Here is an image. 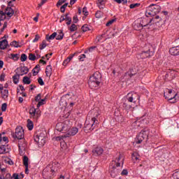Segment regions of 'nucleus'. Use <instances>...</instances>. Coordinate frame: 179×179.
Here are the masks:
<instances>
[{"instance_id":"nucleus-11","label":"nucleus","mask_w":179,"mask_h":179,"mask_svg":"<svg viewBox=\"0 0 179 179\" xmlns=\"http://www.w3.org/2000/svg\"><path fill=\"white\" fill-rule=\"evenodd\" d=\"M0 93L1 94V98L3 100H6L9 96V90L6 87H3V85L0 84Z\"/></svg>"},{"instance_id":"nucleus-16","label":"nucleus","mask_w":179,"mask_h":179,"mask_svg":"<svg viewBox=\"0 0 179 179\" xmlns=\"http://www.w3.org/2000/svg\"><path fill=\"white\" fill-rule=\"evenodd\" d=\"M26 143H24V141L22 143V141H20L18 143V148H19V152L20 155H23L24 150H26Z\"/></svg>"},{"instance_id":"nucleus-43","label":"nucleus","mask_w":179,"mask_h":179,"mask_svg":"<svg viewBox=\"0 0 179 179\" xmlns=\"http://www.w3.org/2000/svg\"><path fill=\"white\" fill-rule=\"evenodd\" d=\"M114 1L117 2V3H123V5L128 3V0H114Z\"/></svg>"},{"instance_id":"nucleus-54","label":"nucleus","mask_w":179,"mask_h":179,"mask_svg":"<svg viewBox=\"0 0 179 179\" xmlns=\"http://www.w3.org/2000/svg\"><path fill=\"white\" fill-rule=\"evenodd\" d=\"M41 100V94H38L36 97H35V101H40Z\"/></svg>"},{"instance_id":"nucleus-28","label":"nucleus","mask_w":179,"mask_h":179,"mask_svg":"<svg viewBox=\"0 0 179 179\" xmlns=\"http://www.w3.org/2000/svg\"><path fill=\"white\" fill-rule=\"evenodd\" d=\"M65 20H66V24H67L68 26H69V24H71V23H72V18L71 17H69V14L66 13L65 15Z\"/></svg>"},{"instance_id":"nucleus-58","label":"nucleus","mask_w":179,"mask_h":179,"mask_svg":"<svg viewBox=\"0 0 179 179\" xmlns=\"http://www.w3.org/2000/svg\"><path fill=\"white\" fill-rule=\"evenodd\" d=\"M114 22H115V20H110L109 22H108L106 23V26H111V24H112L113 23H114Z\"/></svg>"},{"instance_id":"nucleus-7","label":"nucleus","mask_w":179,"mask_h":179,"mask_svg":"<svg viewBox=\"0 0 179 179\" xmlns=\"http://www.w3.org/2000/svg\"><path fill=\"white\" fill-rule=\"evenodd\" d=\"M149 137V131L148 130H141V131L137 136L136 143L139 144L142 143L143 141H148Z\"/></svg>"},{"instance_id":"nucleus-39","label":"nucleus","mask_w":179,"mask_h":179,"mask_svg":"<svg viewBox=\"0 0 179 179\" xmlns=\"http://www.w3.org/2000/svg\"><path fill=\"white\" fill-rule=\"evenodd\" d=\"M6 153V148L5 145H0V155H4Z\"/></svg>"},{"instance_id":"nucleus-20","label":"nucleus","mask_w":179,"mask_h":179,"mask_svg":"<svg viewBox=\"0 0 179 179\" xmlns=\"http://www.w3.org/2000/svg\"><path fill=\"white\" fill-rule=\"evenodd\" d=\"M4 14L8 16V17H12V16L15 15V10H13V8L10 7H7L6 8Z\"/></svg>"},{"instance_id":"nucleus-23","label":"nucleus","mask_w":179,"mask_h":179,"mask_svg":"<svg viewBox=\"0 0 179 179\" xmlns=\"http://www.w3.org/2000/svg\"><path fill=\"white\" fill-rule=\"evenodd\" d=\"M106 0H97L96 4L99 9H104V6H106Z\"/></svg>"},{"instance_id":"nucleus-36","label":"nucleus","mask_w":179,"mask_h":179,"mask_svg":"<svg viewBox=\"0 0 179 179\" xmlns=\"http://www.w3.org/2000/svg\"><path fill=\"white\" fill-rule=\"evenodd\" d=\"M134 75H136V71H134V69H131L128 73H126V76L132 78Z\"/></svg>"},{"instance_id":"nucleus-50","label":"nucleus","mask_w":179,"mask_h":179,"mask_svg":"<svg viewBox=\"0 0 179 179\" xmlns=\"http://www.w3.org/2000/svg\"><path fill=\"white\" fill-rule=\"evenodd\" d=\"M32 72H33L34 76H36V75H37L38 72H40V70L37 69L36 68H34V69L32 70Z\"/></svg>"},{"instance_id":"nucleus-38","label":"nucleus","mask_w":179,"mask_h":179,"mask_svg":"<svg viewBox=\"0 0 179 179\" xmlns=\"http://www.w3.org/2000/svg\"><path fill=\"white\" fill-rule=\"evenodd\" d=\"M28 58L30 61H36V55H34L33 53H29Z\"/></svg>"},{"instance_id":"nucleus-53","label":"nucleus","mask_w":179,"mask_h":179,"mask_svg":"<svg viewBox=\"0 0 179 179\" xmlns=\"http://www.w3.org/2000/svg\"><path fill=\"white\" fill-rule=\"evenodd\" d=\"M6 27H8V22H4L3 27L1 29V31H3V30H5Z\"/></svg>"},{"instance_id":"nucleus-10","label":"nucleus","mask_w":179,"mask_h":179,"mask_svg":"<svg viewBox=\"0 0 179 179\" xmlns=\"http://www.w3.org/2000/svg\"><path fill=\"white\" fill-rule=\"evenodd\" d=\"M127 100L129 103H136L139 100V95L135 92H130L126 96Z\"/></svg>"},{"instance_id":"nucleus-62","label":"nucleus","mask_w":179,"mask_h":179,"mask_svg":"<svg viewBox=\"0 0 179 179\" xmlns=\"http://www.w3.org/2000/svg\"><path fill=\"white\" fill-rule=\"evenodd\" d=\"M0 80L1 82H3V80H5V74L4 73L1 74V76H0Z\"/></svg>"},{"instance_id":"nucleus-29","label":"nucleus","mask_w":179,"mask_h":179,"mask_svg":"<svg viewBox=\"0 0 179 179\" xmlns=\"http://www.w3.org/2000/svg\"><path fill=\"white\" fill-rule=\"evenodd\" d=\"M27 127L29 131H31L33 128H34V124H33V122L30 120H27Z\"/></svg>"},{"instance_id":"nucleus-5","label":"nucleus","mask_w":179,"mask_h":179,"mask_svg":"<svg viewBox=\"0 0 179 179\" xmlns=\"http://www.w3.org/2000/svg\"><path fill=\"white\" fill-rule=\"evenodd\" d=\"M72 122L69 120H65L63 123H57L56 125V131L59 132H66L71 129Z\"/></svg>"},{"instance_id":"nucleus-34","label":"nucleus","mask_w":179,"mask_h":179,"mask_svg":"<svg viewBox=\"0 0 179 179\" xmlns=\"http://www.w3.org/2000/svg\"><path fill=\"white\" fill-rule=\"evenodd\" d=\"M55 37H57V32H54L52 35H50V36H46V40L48 41H50V40H54V38H55Z\"/></svg>"},{"instance_id":"nucleus-59","label":"nucleus","mask_w":179,"mask_h":179,"mask_svg":"<svg viewBox=\"0 0 179 179\" xmlns=\"http://www.w3.org/2000/svg\"><path fill=\"white\" fill-rule=\"evenodd\" d=\"M73 23H76L77 22H79V20L78 19V15H75L73 17Z\"/></svg>"},{"instance_id":"nucleus-46","label":"nucleus","mask_w":179,"mask_h":179,"mask_svg":"<svg viewBox=\"0 0 179 179\" xmlns=\"http://www.w3.org/2000/svg\"><path fill=\"white\" fill-rule=\"evenodd\" d=\"M78 29V27H76V24H73L70 27V31H75Z\"/></svg>"},{"instance_id":"nucleus-48","label":"nucleus","mask_w":179,"mask_h":179,"mask_svg":"<svg viewBox=\"0 0 179 179\" xmlns=\"http://www.w3.org/2000/svg\"><path fill=\"white\" fill-rule=\"evenodd\" d=\"M141 4L140 3H132L130 4L129 8L130 9H135V8H138Z\"/></svg>"},{"instance_id":"nucleus-42","label":"nucleus","mask_w":179,"mask_h":179,"mask_svg":"<svg viewBox=\"0 0 179 179\" xmlns=\"http://www.w3.org/2000/svg\"><path fill=\"white\" fill-rule=\"evenodd\" d=\"M82 30L85 33L86 31H89V30H90V29H89V26L87 24H84L83 27H82Z\"/></svg>"},{"instance_id":"nucleus-32","label":"nucleus","mask_w":179,"mask_h":179,"mask_svg":"<svg viewBox=\"0 0 179 179\" xmlns=\"http://www.w3.org/2000/svg\"><path fill=\"white\" fill-rule=\"evenodd\" d=\"M9 58L13 59V61H17L19 59V54H10Z\"/></svg>"},{"instance_id":"nucleus-1","label":"nucleus","mask_w":179,"mask_h":179,"mask_svg":"<svg viewBox=\"0 0 179 179\" xmlns=\"http://www.w3.org/2000/svg\"><path fill=\"white\" fill-rule=\"evenodd\" d=\"M88 115H92L91 118L86 120L85 123V132H89V131H93L96 127L99 125V115H100V111L99 108H96L90 111Z\"/></svg>"},{"instance_id":"nucleus-52","label":"nucleus","mask_w":179,"mask_h":179,"mask_svg":"<svg viewBox=\"0 0 179 179\" xmlns=\"http://www.w3.org/2000/svg\"><path fill=\"white\" fill-rule=\"evenodd\" d=\"M8 107V105L6 103H3L1 106V110L2 111H6V108Z\"/></svg>"},{"instance_id":"nucleus-17","label":"nucleus","mask_w":179,"mask_h":179,"mask_svg":"<svg viewBox=\"0 0 179 179\" xmlns=\"http://www.w3.org/2000/svg\"><path fill=\"white\" fill-rule=\"evenodd\" d=\"M150 55H153V52H150V50H148L147 51H143L141 53L140 57L143 59H145V58H149V57H150Z\"/></svg>"},{"instance_id":"nucleus-21","label":"nucleus","mask_w":179,"mask_h":179,"mask_svg":"<svg viewBox=\"0 0 179 179\" xmlns=\"http://www.w3.org/2000/svg\"><path fill=\"white\" fill-rule=\"evenodd\" d=\"M169 52L171 55H179V46L170 48Z\"/></svg>"},{"instance_id":"nucleus-25","label":"nucleus","mask_w":179,"mask_h":179,"mask_svg":"<svg viewBox=\"0 0 179 179\" xmlns=\"http://www.w3.org/2000/svg\"><path fill=\"white\" fill-rule=\"evenodd\" d=\"M20 78V76L17 74V72H16V74L13 76V82L15 83V85H17V83H19Z\"/></svg>"},{"instance_id":"nucleus-26","label":"nucleus","mask_w":179,"mask_h":179,"mask_svg":"<svg viewBox=\"0 0 179 179\" xmlns=\"http://www.w3.org/2000/svg\"><path fill=\"white\" fill-rule=\"evenodd\" d=\"M10 45H11V47H15V48H19L22 47L21 43H20L19 42H17L16 41L11 42L10 43Z\"/></svg>"},{"instance_id":"nucleus-40","label":"nucleus","mask_w":179,"mask_h":179,"mask_svg":"<svg viewBox=\"0 0 179 179\" xmlns=\"http://www.w3.org/2000/svg\"><path fill=\"white\" fill-rule=\"evenodd\" d=\"M47 47V42L45 41H43L42 43L39 45L40 50H44Z\"/></svg>"},{"instance_id":"nucleus-30","label":"nucleus","mask_w":179,"mask_h":179,"mask_svg":"<svg viewBox=\"0 0 179 179\" xmlns=\"http://www.w3.org/2000/svg\"><path fill=\"white\" fill-rule=\"evenodd\" d=\"M60 146H61V149L62 150H66V149H68V145L66 144V143L64 141H62L60 142Z\"/></svg>"},{"instance_id":"nucleus-27","label":"nucleus","mask_w":179,"mask_h":179,"mask_svg":"<svg viewBox=\"0 0 179 179\" xmlns=\"http://www.w3.org/2000/svg\"><path fill=\"white\" fill-rule=\"evenodd\" d=\"M131 159L133 162H138V160H139V154L136 152H133Z\"/></svg>"},{"instance_id":"nucleus-64","label":"nucleus","mask_w":179,"mask_h":179,"mask_svg":"<svg viewBox=\"0 0 179 179\" xmlns=\"http://www.w3.org/2000/svg\"><path fill=\"white\" fill-rule=\"evenodd\" d=\"M13 177L14 179H19V175L17 173H13Z\"/></svg>"},{"instance_id":"nucleus-41","label":"nucleus","mask_w":179,"mask_h":179,"mask_svg":"<svg viewBox=\"0 0 179 179\" xmlns=\"http://www.w3.org/2000/svg\"><path fill=\"white\" fill-rule=\"evenodd\" d=\"M69 3H66L63 6H61L60 8V11L62 13H64L65 12V9H66V7L68 6Z\"/></svg>"},{"instance_id":"nucleus-33","label":"nucleus","mask_w":179,"mask_h":179,"mask_svg":"<svg viewBox=\"0 0 179 179\" xmlns=\"http://www.w3.org/2000/svg\"><path fill=\"white\" fill-rule=\"evenodd\" d=\"M23 164L25 167L29 166V157H27V156H24V157H23Z\"/></svg>"},{"instance_id":"nucleus-9","label":"nucleus","mask_w":179,"mask_h":179,"mask_svg":"<svg viewBox=\"0 0 179 179\" xmlns=\"http://www.w3.org/2000/svg\"><path fill=\"white\" fill-rule=\"evenodd\" d=\"M34 141L38 143L39 148H41L43 145H45V135L44 133L37 134L34 138Z\"/></svg>"},{"instance_id":"nucleus-15","label":"nucleus","mask_w":179,"mask_h":179,"mask_svg":"<svg viewBox=\"0 0 179 179\" xmlns=\"http://www.w3.org/2000/svg\"><path fill=\"white\" fill-rule=\"evenodd\" d=\"M166 92H167L169 95V96H166V94H164L165 99H168V100H173V99H176L177 94H175L173 90L166 89Z\"/></svg>"},{"instance_id":"nucleus-47","label":"nucleus","mask_w":179,"mask_h":179,"mask_svg":"<svg viewBox=\"0 0 179 179\" xmlns=\"http://www.w3.org/2000/svg\"><path fill=\"white\" fill-rule=\"evenodd\" d=\"M83 13L84 16H87L89 15V11H87V7H84L83 8Z\"/></svg>"},{"instance_id":"nucleus-4","label":"nucleus","mask_w":179,"mask_h":179,"mask_svg":"<svg viewBox=\"0 0 179 179\" xmlns=\"http://www.w3.org/2000/svg\"><path fill=\"white\" fill-rule=\"evenodd\" d=\"M44 101H45V99H41L36 105V108L31 107L29 109V114L32 118H34V120H37V118L41 115V110H40V107L44 104Z\"/></svg>"},{"instance_id":"nucleus-56","label":"nucleus","mask_w":179,"mask_h":179,"mask_svg":"<svg viewBox=\"0 0 179 179\" xmlns=\"http://www.w3.org/2000/svg\"><path fill=\"white\" fill-rule=\"evenodd\" d=\"M40 39V36H38V34H36L35 36V38L33 41V43H37V41H38V40Z\"/></svg>"},{"instance_id":"nucleus-14","label":"nucleus","mask_w":179,"mask_h":179,"mask_svg":"<svg viewBox=\"0 0 179 179\" xmlns=\"http://www.w3.org/2000/svg\"><path fill=\"white\" fill-rule=\"evenodd\" d=\"M88 85L91 89H94V87H98V86L100 85V81H96L94 78H90Z\"/></svg>"},{"instance_id":"nucleus-60","label":"nucleus","mask_w":179,"mask_h":179,"mask_svg":"<svg viewBox=\"0 0 179 179\" xmlns=\"http://www.w3.org/2000/svg\"><path fill=\"white\" fill-rule=\"evenodd\" d=\"M85 58H86V55L83 54V55H81L80 56L79 59H80V61H84Z\"/></svg>"},{"instance_id":"nucleus-35","label":"nucleus","mask_w":179,"mask_h":179,"mask_svg":"<svg viewBox=\"0 0 179 179\" xmlns=\"http://www.w3.org/2000/svg\"><path fill=\"white\" fill-rule=\"evenodd\" d=\"M62 38H64V32L59 31V34L56 36V40H62Z\"/></svg>"},{"instance_id":"nucleus-8","label":"nucleus","mask_w":179,"mask_h":179,"mask_svg":"<svg viewBox=\"0 0 179 179\" xmlns=\"http://www.w3.org/2000/svg\"><path fill=\"white\" fill-rule=\"evenodd\" d=\"M13 138H16L17 139H23L24 138V131L23 127L18 126L15 129V133L12 134Z\"/></svg>"},{"instance_id":"nucleus-57","label":"nucleus","mask_w":179,"mask_h":179,"mask_svg":"<svg viewBox=\"0 0 179 179\" xmlns=\"http://www.w3.org/2000/svg\"><path fill=\"white\" fill-rule=\"evenodd\" d=\"M5 13L3 11H0V20H2V18L5 17Z\"/></svg>"},{"instance_id":"nucleus-37","label":"nucleus","mask_w":179,"mask_h":179,"mask_svg":"<svg viewBox=\"0 0 179 179\" xmlns=\"http://www.w3.org/2000/svg\"><path fill=\"white\" fill-rule=\"evenodd\" d=\"M73 57H67V59H66L64 62H63V65L64 66H66V65H68V64H69V62H71V59H72Z\"/></svg>"},{"instance_id":"nucleus-12","label":"nucleus","mask_w":179,"mask_h":179,"mask_svg":"<svg viewBox=\"0 0 179 179\" xmlns=\"http://www.w3.org/2000/svg\"><path fill=\"white\" fill-rule=\"evenodd\" d=\"M79 132V129L78 127H73L70 129H69V132L66 134L62 136V138H69V136H75L76 134Z\"/></svg>"},{"instance_id":"nucleus-6","label":"nucleus","mask_w":179,"mask_h":179,"mask_svg":"<svg viewBox=\"0 0 179 179\" xmlns=\"http://www.w3.org/2000/svg\"><path fill=\"white\" fill-rule=\"evenodd\" d=\"M159 12H160V6L152 4L148 8L145 12V16L147 17L156 16Z\"/></svg>"},{"instance_id":"nucleus-22","label":"nucleus","mask_w":179,"mask_h":179,"mask_svg":"<svg viewBox=\"0 0 179 179\" xmlns=\"http://www.w3.org/2000/svg\"><path fill=\"white\" fill-rule=\"evenodd\" d=\"M8 45V40L3 39V41H0V50H6Z\"/></svg>"},{"instance_id":"nucleus-63","label":"nucleus","mask_w":179,"mask_h":179,"mask_svg":"<svg viewBox=\"0 0 179 179\" xmlns=\"http://www.w3.org/2000/svg\"><path fill=\"white\" fill-rule=\"evenodd\" d=\"M64 20H65V15H62L60 17L59 22H60V23H62V22H64Z\"/></svg>"},{"instance_id":"nucleus-55","label":"nucleus","mask_w":179,"mask_h":179,"mask_svg":"<svg viewBox=\"0 0 179 179\" xmlns=\"http://www.w3.org/2000/svg\"><path fill=\"white\" fill-rule=\"evenodd\" d=\"M123 107L126 110H129L131 108V106L127 104V103H123Z\"/></svg>"},{"instance_id":"nucleus-49","label":"nucleus","mask_w":179,"mask_h":179,"mask_svg":"<svg viewBox=\"0 0 179 179\" xmlns=\"http://www.w3.org/2000/svg\"><path fill=\"white\" fill-rule=\"evenodd\" d=\"M65 2H66V0H59L56 4V6H61V5H62V3H65Z\"/></svg>"},{"instance_id":"nucleus-61","label":"nucleus","mask_w":179,"mask_h":179,"mask_svg":"<svg viewBox=\"0 0 179 179\" xmlns=\"http://www.w3.org/2000/svg\"><path fill=\"white\" fill-rule=\"evenodd\" d=\"M122 176H127L128 175V171L127 169H124L122 173Z\"/></svg>"},{"instance_id":"nucleus-24","label":"nucleus","mask_w":179,"mask_h":179,"mask_svg":"<svg viewBox=\"0 0 179 179\" xmlns=\"http://www.w3.org/2000/svg\"><path fill=\"white\" fill-rule=\"evenodd\" d=\"M45 73H46V76L49 78L50 76H51L52 73V67H51V65H48L46 66Z\"/></svg>"},{"instance_id":"nucleus-31","label":"nucleus","mask_w":179,"mask_h":179,"mask_svg":"<svg viewBox=\"0 0 179 179\" xmlns=\"http://www.w3.org/2000/svg\"><path fill=\"white\" fill-rule=\"evenodd\" d=\"M22 82L23 83H24V85H30V83H31V80H30V78L27 76H24L23 78Z\"/></svg>"},{"instance_id":"nucleus-13","label":"nucleus","mask_w":179,"mask_h":179,"mask_svg":"<svg viewBox=\"0 0 179 179\" xmlns=\"http://www.w3.org/2000/svg\"><path fill=\"white\" fill-rule=\"evenodd\" d=\"M17 73L20 76H23V75H26L29 73V69L26 66H22L20 67L18 69H17L16 70Z\"/></svg>"},{"instance_id":"nucleus-19","label":"nucleus","mask_w":179,"mask_h":179,"mask_svg":"<svg viewBox=\"0 0 179 179\" xmlns=\"http://www.w3.org/2000/svg\"><path fill=\"white\" fill-rule=\"evenodd\" d=\"M90 78H93L94 80H96L97 82H101V73H100V72H99V71H96Z\"/></svg>"},{"instance_id":"nucleus-18","label":"nucleus","mask_w":179,"mask_h":179,"mask_svg":"<svg viewBox=\"0 0 179 179\" xmlns=\"http://www.w3.org/2000/svg\"><path fill=\"white\" fill-rule=\"evenodd\" d=\"M103 152L104 150H103V148L101 147H97L94 150H92L94 156H100L101 155H103Z\"/></svg>"},{"instance_id":"nucleus-51","label":"nucleus","mask_w":179,"mask_h":179,"mask_svg":"<svg viewBox=\"0 0 179 179\" xmlns=\"http://www.w3.org/2000/svg\"><path fill=\"white\" fill-rule=\"evenodd\" d=\"M38 83H39V85H41V86H44V81L43 80L42 78H38Z\"/></svg>"},{"instance_id":"nucleus-2","label":"nucleus","mask_w":179,"mask_h":179,"mask_svg":"<svg viewBox=\"0 0 179 179\" xmlns=\"http://www.w3.org/2000/svg\"><path fill=\"white\" fill-rule=\"evenodd\" d=\"M61 171V164L55 162L48 165L43 171L42 176L45 179L54 178Z\"/></svg>"},{"instance_id":"nucleus-45","label":"nucleus","mask_w":179,"mask_h":179,"mask_svg":"<svg viewBox=\"0 0 179 179\" xmlns=\"http://www.w3.org/2000/svg\"><path fill=\"white\" fill-rule=\"evenodd\" d=\"M95 16L97 19H100V17H101L103 16V13L101 11H97L95 13Z\"/></svg>"},{"instance_id":"nucleus-44","label":"nucleus","mask_w":179,"mask_h":179,"mask_svg":"<svg viewBox=\"0 0 179 179\" xmlns=\"http://www.w3.org/2000/svg\"><path fill=\"white\" fill-rule=\"evenodd\" d=\"M27 59V55L26 54H22L20 60L22 62H24Z\"/></svg>"},{"instance_id":"nucleus-3","label":"nucleus","mask_w":179,"mask_h":179,"mask_svg":"<svg viewBox=\"0 0 179 179\" xmlns=\"http://www.w3.org/2000/svg\"><path fill=\"white\" fill-rule=\"evenodd\" d=\"M122 167L124 166V156L121 154H119L116 158L112 161L110 168V177L112 178H115L120 173V169H117L118 167Z\"/></svg>"}]
</instances>
